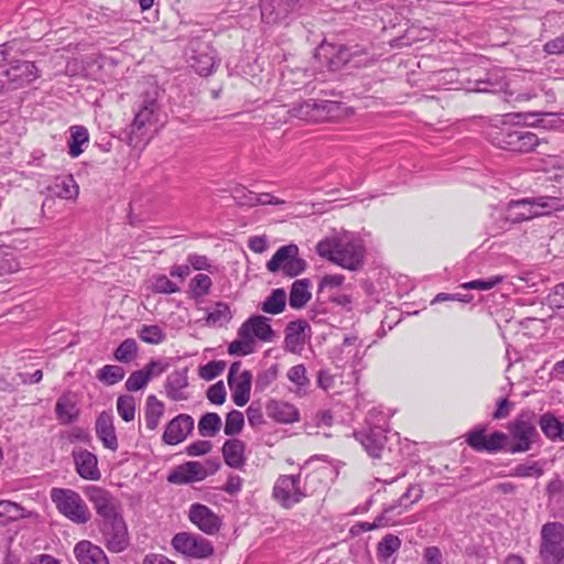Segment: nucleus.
Segmentation results:
<instances>
[{
  "label": "nucleus",
  "instance_id": "obj_52",
  "mask_svg": "<svg viewBox=\"0 0 564 564\" xmlns=\"http://www.w3.org/2000/svg\"><path fill=\"white\" fill-rule=\"evenodd\" d=\"M243 425L245 417L242 412L232 410L226 416L224 432L226 435L235 436L241 432Z\"/></svg>",
  "mask_w": 564,
  "mask_h": 564
},
{
  "label": "nucleus",
  "instance_id": "obj_49",
  "mask_svg": "<svg viewBox=\"0 0 564 564\" xmlns=\"http://www.w3.org/2000/svg\"><path fill=\"white\" fill-rule=\"evenodd\" d=\"M505 280L503 275L497 274L487 279H477L469 282H465L460 285L464 290H479L488 291L500 284Z\"/></svg>",
  "mask_w": 564,
  "mask_h": 564
},
{
  "label": "nucleus",
  "instance_id": "obj_27",
  "mask_svg": "<svg viewBox=\"0 0 564 564\" xmlns=\"http://www.w3.org/2000/svg\"><path fill=\"white\" fill-rule=\"evenodd\" d=\"M95 431L98 440L104 447L116 452L118 449V438L113 425V417L108 412H101L95 424Z\"/></svg>",
  "mask_w": 564,
  "mask_h": 564
},
{
  "label": "nucleus",
  "instance_id": "obj_25",
  "mask_svg": "<svg viewBox=\"0 0 564 564\" xmlns=\"http://www.w3.org/2000/svg\"><path fill=\"white\" fill-rule=\"evenodd\" d=\"M208 471L200 462H186L174 468L167 476L171 484L184 485L204 480Z\"/></svg>",
  "mask_w": 564,
  "mask_h": 564
},
{
  "label": "nucleus",
  "instance_id": "obj_28",
  "mask_svg": "<svg viewBox=\"0 0 564 564\" xmlns=\"http://www.w3.org/2000/svg\"><path fill=\"white\" fill-rule=\"evenodd\" d=\"M188 386L186 370H176L167 376L165 381V392L169 399L173 401H183L187 399L185 388Z\"/></svg>",
  "mask_w": 564,
  "mask_h": 564
},
{
  "label": "nucleus",
  "instance_id": "obj_17",
  "mask_svg": "<svg viewBox=\"0 0 564 564\" xmlns=\"http://www.w3.org/2000/svg\"><path fill=\"white\" fill-rule=\"evenodd\" d=\"M466 443L476 452L497 453L506 448L508 435L502 432L486 434L485 426H478L469 431L466 435Z\"/></svg>",
  "mask_w": 564,
  "mask_h": 564
},
{
  "label": "nucleus",
  "instance_id": "obj_59",
  "mask_svg": "<svg viewBox=\"0 0 564 564\" xmlns=\"http://www.w3.org/2000/svg\"><path fill=\"white\" fill-rule=\"evenodd\" d=\"M254 350V343L246 337H239L229 344L228 352L230 355L247 356Z\"/></svg>",
  "mask_w": 564,
  "mask_h": 564
},
{
  "label": "nucleus",
  "instance_id": "obj_33",
  "mask_svg": "<svg viewBox=\"0 0 564 564\" xmlns=\"http://www.w3.org/2000/svg\"><path fill=\"white\" fill-rule=\"evenodd\" d=\"M539 425L543 434L553 442H564V422L547 412L540 416Z\"/></svg>",
  "mask_w": 564,
  "mask_h": 564
},
{
  "label": "nucleus",
  "instance_id": "obj_48",
  "mask_svg": "<svg viewBox=\"0 0 564 564\" xmlns=\"http://www.w3.org/2000/svg\"><path fill=\"white\" fill-rule=\"evenodd\" d=\"M117 412L124 422H131L135 416V400L132 395H120L117 399Z\"/></svg>",
  "mask_w": 564,
  "mask_h": 564
},
{
  "label": "nucleus",
  "instance_id": "obj_60",
  "mask_svg": "<svg viewBox=\"0 0 564 564\" xmlns=\"http://www.w3.org/2000/svg\"><path fill=\"white\" fill-rule=\"evenodd\" d=\"M22 42L19 40L8 41L0 45V66L7 63L13 53H23Z\"/></svg>",
  "mask_w": 564,
  "mask_h": 564
},
{
  "label": "nucleus",
  "instance_id": "obj_5",
  "mask_svg": "<svg viewBox=\"0 0 564 564\" xmlns=\"http://www.w3.org/2000/svg\"><path fill=\"white\" fill-rule=\"evenodd\" d=\"M388 419L389 414L384 411L372 409L366 419L367 427L354 433L355 438L373 458L381 457L384 449Z\"/></svg>",
  "mask_w": 564,
  "mask_h": 564
},
{
  "label": "nucleus",
  "instance_id": "obj_39",
  "mask_svg": "<svg viewBox=\"0 0 564 564\" xmlns=\"http://www.w3.org/2000/svg\"><path fill=\"white\" fill-rule=\"evenodd\" d=\"M307 279L296 280L291 288L289 303L293 308H302L311 299Z\"/></svg>",
  "mask_w": 564,
  "mask_h": 564
},
{
  "label": "nucleus",
  "instance_id": "obj_36",
  "mask_svg": "<svg viewBox=\"0 0 564 564\" xmlns=\"http://www.w3.org/2000/svg\"><path fill=\"white\" fill-rule=\"evenodd\" d=\"M164 413V404L156 399L155 395H149L147 398L144 421L145 426L150 431H154L161 421Z\"/></svg>",
  "mask_w": 564,
  "mask_h": 564
},
{
  "label": "nucleus",
  "instance_id": "obj_54",
  "mask_svg": "<svg viewBox=\"0 0 564 564\" xmlns=\"http://www.w3.org/2000/svg\"><path fill=\"white\" fill-rule=\"evenodd\" d=\"M286 377L292 383L296 386L299 392L305 390L310 383L304 365H296L291 367L288 370Z\"/></svg>",
  "mask_w": 564,
  "mask_h": 564
},
{
  "label": "nucleus",
  "instance_id": "obj_15",
  "mask_svg": "<svg viewBox=\"0 0 564 564\" xmlns=\"http://www.w3.org/2000/svg\"><path fill=\"white\" fill-rule=\"evenodd\" d=\"M101 540L106 547L113 553L123 552L129 545L128 528L123 517L99 521Z\"/></svg>",
  "mask_w": 564,
  "mask_h": 564
},
{
  "label": "nucleus",
  "instance_id": "obj_45",
  "mask_svg": "<svg viewBox=\"0 0 564 564\" xmlns=\"http://www.w3.org/2000/svg\"><path fill=\"white\" fill-rule=\"evenodd\" d=\"M124 369L117 365H106L97 371V379L106 386H113L124 378Z\"/></svg>",
  "mask_w": 564,
  "mask_h": 564
},
{
  "label": "nucleus",
  "instance_id": "obj_35",
  "mask_svg": "<svg viewBox=\"0 0 564 564\" xmlns=\"http://www.w3.org/2000/svg\"><path fill=\"white\" fill-rule=\"evenodd\" d=\"M432 37L433 32L430 29L412 25L406 29L402 36L392 40L390 46L397 48L410 46L419 41L432 40Z\"/></svg>",
  "mask_w": 564,
  "mask_h": 564
},
{
  "label": "nucleus",
  "instance_id": "obj_16",
  "mask_svg": "<svg viewBox=\"0 0 564 564\" xmlns=\"http://www.w3.org/2000/svg\"><path fill=\"white\" fill-rule=\"evenodd\" d=\"M227 380L235 404L238 406L246 405L250 400L252 381L251 371L242 370L241 362L235 361L229 368Z\"/></svg>",
  "mask_w": 564,
  "mask_h": 564
},
{
  "label": "nucleus",
  "instance_id": "obj_38",
  "mask_svg": "<svg viewBox=\"0 0 564 564\" xmlns=\"http://www.w3.org/2000/svg\"><path fill=\"white\" fill-rule=\"evenodd\" d=\"M69 130L70 138L68 141V154L72 158H77L84 152L83 147L88 144L89 133L83 126H73Z\"/></svg>",
  "mask_w": 564,
  "mask_h": 564
},
{
  "label": "nucleus",
  "instance_id": "obj_14",
  "mask_svg": "<svg viewBox=\"0 0 564 564\" xmlns=\"http://www.w3.org/2000/svg\"><path fill=\"white\" fill-rule=\"evenodd\" d=\"M171 545L173 549L192 558H208L214 554V546L207 539L191 532L176 533Z\"/></svg>",
  "mask_w": 564,
  "mask_h": 564
},
{
  "label": "nucleus",
  "instance_id": "obj_47",
  "mask_svg": "<svg viewBox=\"0 0 564 564\" xmlns=\"http://www.w3.org/2000/svg\"><path fill=\"white\" fill-rule=\"evenodd\" d=\"M139 337L144 343L158 345L165 340L166 335L159 325H142Z\"/></svg>",
  "mask_w": 564,
  "mask_h": 564
},
{
  "label": "nucleus",
  "instance_id": "obj_11",
  "mask_svg": "<svg viewBox=\"0 0 564 564\" xmlns=\"http://www.w3.org/2000/svg\"><path fill=\"white\" fill-rule=\"evenodd\" d=\"M301 480V474L279 476L272 488V498L284 509L293 508L307 496Z\"/></svg>",
  "mask_w": 564,
  "mask_h": 564
},
{
  "label": "nucleus",
  "instance_id": "obj_4",
  "mask_svg": "<svg viewBox=\"0 0 564 564\" xmlns=\"http://www.w3.org/2000/svg\"><path fill=\"white\" fill-rule=\"evenodd\" d=\"M206 35L207 31L199 25H193L186 34L181 35L188 42L185 48L186 61L200 76L210 75L219 63L215 50L204 41Z\"/></svg>",
  "mask_w": 564,
  "mask_h": 564
},
{
  "label": "nucleus",
  "instance_id": "obj_8",
  "mask_svg": "<svg viewBox=\"0 0 564 564\" xmlns=\"http://www.w3.org/2000/svg\"><path fill=\"white\" fill-rule=\"evenodd\" d=\"M539 558L543 564H564V524L550 521L540 532Z\"/></svg>",
  "mask_w": 564,
  "mask_h": 564
},
{
  "label": "nucleus",
  "instance_id": "obj_6",
  "mask_svg": "<svg viewBox=\"0 0 564 564\" xmlns=\"http://www.w3.org/2000/svg\"><path fill=\"white\" fill-rule=\"evenodd\" d=\"M487 139L497 148L518 153H529L540 143L535 133L511 127L490 128L487 131Z\"/></svg>",
  "mask_w": 564,
  "mask_h": 564
},
{
  "label": "nucleus",
  "instance_id": "obj_56",
  "mask_svg": "<svg viewBox=\"0 0 564 564\" xmlns=\"http://www.w3.org/2000/svg\"><path fill=\"white\" fill-rule=\"evenodd\" d=\"M20 263L15 256L9 250L0 251V276L19 271Z\"/></svg>",
  "mask_w": 564,
  "mask_h": 564
},
{
  "label": "nucleus",
  "instance_id": "obj_23",
  "mask_svg": "<svg viewBox=\"0 0 564 564\" xmlns=\"http://www.w3.org/2000/svg\"><path fill=\"white\" fill-rule=\"evenodd\" d=\"M169 365L163 360H151L142 369L133 371L126 381V389L128 391H139L143 389L149 381L161 376Z\"/></svg>",
  "mask_w": 564,
  "mask_h": 564
},
{
  "label": "nucleus",
  "instance_id": "obj_61",
  "mask_svg": "<svg viewBox=\"0 0 564 564\" xmlns=\"http://www.w3.org/2000/svg\"><path fill=\"white\" fill-rule=\"evenodd\" d=\"M279 373V367L278 365H272L264 371L258 375L256 380V386L260 390H264L268 388L273 381L276 380Z\"/></svg>",
  "mask_w": 564,
  "mask_h": 564
},
{
  "label": "nucleus",
  "instance_id": "obj_26",
  "mask_svg": "<svg viewBox=\"0 0 564 564\" xmlns=\"http://www.w3.org/2000/svg\"><path fill=\"white\" fill-rule=\"evenodd\" d=\"M78 564H110L104 550L88 540H82L74 546Z\"/></svg>",
  "mask_w": 564,
  "mask_h": 564
},
{
  "label": "nucleus",
  "instance_id": "obj_22",
  "mask_svg": "<svg viewBox=\"0 0 564 564\" xmlns=\"http://www.w3.org/2000/svg\"><path fill=\"white\" fill-rule=\"evenodd\" d=\"M76 473L86 480L97 481L101 478L97 456L85 448H75L72 452Z\"/></svg>",
  "mask_w": 564,
  "mask_h": 564
},
{
  "label": "nucleus",
  "instance_id": "obj_55",
  "mask_svg": "<svg viewBox=\"0 0 564 564\" xmlns=\"http://www.w3.org/2000/svg\"><path fill=\"white\" fill-rule=\"evenodd\" d=\"M542 474H543V469L541 468V466L539 465L538 462L519 464L511 471V476L519 477V478H527V477L539 478L542 476Z\"/></svg>",
  "mask_w": 564,
  "mask_h": 564
},
{
  "label": "nucleus",
  "instance_id": "obj_37",
  "mask_svg": "<svg viewBox=\"0 0 564 564\" xmlns=\"http://www.w3.org/2000/svg\"><path fill=\"white\" fill-rule=\"evenodd\" d=\"M231 317L232 315L229 305L225 302H217L207 311L205 324L208 326L221 327L229 323Z\"/></svg>",
  "mask_w": 564,
  "mask_h": 564
},
{
  "label": "nucleus",
  "instance_id": "obj_43",
  "mask_svg": "<svg viewBox=\"0 0 564 564\" xmlns=\"http://www.w3.org/2000/svg\"><path fill=\"white\" fill-rule=\"evenodd\" d=\"M197 427L202 436L213 437L221 429V419L217 413L208 412L199 419Z\"/></svg>",
  "mask_w": 564,
  "mask_h": 564
},
{
  "label": "nucleus",
  "instance_id": "obj_64",
  "mask_svg": "<svg viewBox=\"0 0 564 564\" xmlns=\"http://www.w3.org/2000/svg\"><path fill=\"white\" fill-rule=\"evenodd\" d=\"M547 301L551 307L564 308V283L557 284L549 294Z\"/></svg>",
  "mask_w": 564,
  "mask_h": 564
},
{
  "label": "nucleus",
  "instance_id": "obj_9",
  "mask_svg": "<svg viewBox=\"0 0 564 564\" xmlns=\"http://www.w3.org/2000/svg\"><path fill=\"white\" fill-rule=\"evenodd\" d=\"M51 499L57 510L76 524H86L91 518V513L84 499L72 489L53 488L51 490Z\"/></svg>",
  "mask_w": 564,
  "mask_h": 564
},
{
  "label": "nucleus",
  "instance_id": "obj_29",
  "mask_svg": "<svg viewBox=\"0 0 564 564\" xmlns=\"http://www.w3.org/2000/svg\"><path fill=\"white\" fill-rule=\"evenodd\" d=\"M246 444L238 438H231L223 445V456L225 463L231 468H241L246 463Z\"/></svg>",
  "mask_w": 564,
  "mask_h": 564
},
{
  "label": "nucleus",
  "instance_id": "obj_46",
  "mask_svg": "<svg viewBox=\"0 0 564 564\" xmlns=\"http://www.w3.org/2000/svg\"><path fill=\"white\" fill-rule=\"evenodd\" d=\"M23 517L24 509L20 505L9 500H0V524H7Z\"/></svg>",
  "mask_w": 564,
  "mask_h": 564
},
{
  "label": "nucleus",
  "instance_id": "obj_53",
  "mask_svg": "<svg viewBox=\"0 0 564 564\" xmlns=\"http://www.w3.org/2000/svg\"><path fill=\"white\" fill-rule=\"evenodd\" d=\"M151 290L155 293L173 294L180 291V288L164 274L153 275L151 279Z\"/></svg>",
  "mask_w": 564,
  "mask_h": 564
},
{
  "label": "nucleus",
  "instance_id": "obj_63",
  "mask_svg": "<svg viewBox=\"0 0 564 564\" xmlns=\"http://www.w3.org/2000/svg\"><path fill=\"white\" fill-rule=\"evenodd\" d=\"M187 263L189 268H193L194 270L197 271H209L212 269V263L209 259L203 254L189 253L187 256Z\"/></svg>",
  "mask_w": 564,
  "mask_h": 564
},
{
  "label": "nucleus",
  "instance_id": "obj_7",
  "mask_svg": "<svg viewBox=\"0 0 564 564\" xmlns=\"http://www.w3.org/2000/svg\"><path fill=\"white\" fill-rule=\"evenodd\" d=\"M41 75L34 62L9 58L7 68L0 72V93L24 88Z\"/></svg>",
  "mask_w": 564,
  "mask_h": 564
},
{
  "label": "nucleus",
  "instance_id": "obj_57",
  "mask_svg": "<svg viewBox=\"0 0 564 564\" xmlns=\"http://www.w3.org/2000/svg\"><path fill=\"white\" fill-rule=\"evenodd\" d=\"M401 546V540L393 534L386 535L378 545V553L383 558H389Z\"/></svg>",
  "mask_w": 564,
  "mask_h": 564
},
{
  "label": "nucleus",
  "instance_id": "obj_51",
  "mask_svg": "<svg viewBox=\"0 0 564 564\" xmlns=\"http://www.w3.org/2000/svg\"><path fill=\"white\" fill-rule=\"evenodd\" d=\"M212 285L210 276L204 273L196 274L189 283L191 291L195 297H203L209 294Z\"/></svg>",
  "mask_w": 564,
  "mask_h": 564
},
{
  "label": "nucleus",
  "instance_id": "obj_41",
  "mask_svg": "<svg viewBox=\"0 0 564 564\" xmlns=\"http://www.w3.org/2000/svg\"><path fill=\"white\" fill-rule=\"evenodd\" d=\"M423 497V489L420 485H411L406 491L400 497V499L391 506H397L393 517L403 513L412 505L421 500Z\"/></svg>",
  "mask_w": 564,
  "mask_h": 564
},
{
  "label": "nucleus",
  "instance_id": "obj_50",
  "mask_svg": "<svg viewBox=\"0 0 564 564\" xmlns=\"http://www.w3.org/2000/svg\"><path fill=\"white\" fill-rule=\"evenodd\" d=\"M137 351V341L133 338H127L117 347L113 356L120 362H129L135 357Z\"/></svg>",
  "mask_w": 564,
  "mask_h": 564
},
{
  "label": "nucleus",
  "instance_id": "obj_1",
  "mask_svg": "<svg viewBox=\"0 0 564 564\" xmlns=\"http://www.w3.org/2000/svg\"><path fill=\"white\" fill-rule=\"evenodd\" d=\"M166 122V113L158 101L156 91L141 96L135 104L134 117L126 129L130 145L147 143Z\"/></svg>",
  "mask_w": 564,
  "mask_h": 564
},
{
  "label": "nucleus",
  "instance_id": "obj_40",
  "mask_svg": "<svg viewBox=\"0 0 564 564\" xmlns=\"http://www.w3.org/2000/svg\"><path fill=\"white\" fill-rule=\"evenodd\" d=\"M54 194L63 199H75L79 188L72 175L56 177L53 185Z\"/></svg>",
  "mask_w": 564,
  "mask_h": 564
},
{
  "label": "nucleus",
  "instance_id": "obj_34",
  "mask_svg": "<svg viewBox=\"0 0 564 564\" xmlns=\"http://www.w3.org/2000/svg\"><path fill=\"white\" fill-rule=\"evenodd\" d=\"M268 411L270 416L281 423H293L300 420L297 409L288 402L271 401Z\"/></svg>",
  "mask_w": 564,
  "mask_h": 564
},
{
  "label": "nucleus",
  "instance_id": "obj_24",
  "mask_svg": "<svg viewBox=\"0 0 564 564\" xmlns=\"http://www.w3.org/2000/svg\"><path fill=\"white\" fill-rule=\"evenodd\" d=\"M238 336L249 338L253 343L254 339L271 341L273 330L270 325V319L262 315L251 316L240 326Z\"/></svg>",
  "mask_w": 564,
  "mask_h": 564
},
{
  "label": "nucleus",
  "instance_id": "obj_44",
  "mask_svg": "<svg viewBox=\"0 0 564 564\" xmlns=\"http://www.w3.org/2000/svg\"><path fill=\"white\" fill-rule=\"evenodd\" d=\"M55 412L59 422L64 424L73 422L77 416L75 403L68 395H62L58 398L55 405Z\"/></svg>",
  "mask_w": 564,
  "mask_h": 564
},
{
  "label": "nucleus",
  "instance_id": "obj_42",
  "mask_svg": "<svg viewBox=\"0 0 564 564\" xmlns=\"http://www.w3.org/2000/svg\"><path fill=\"white\" fill-rule=\"evenodd\" d=\"M286 304V294L283 289H274L271 294L262 302L261 310L268 314H280L284 311Z\"/></svg>",
  "mask_w": 564,
  "mask_h": 564
},
{
  "label": "nucleus",
  "instance_id": "obj_21",
  "mask_svg": "<svg viewBox=\"0 0 564 564\" xmlns=\"http://www.w3.org/2000/svg\"><path fill=\"white\" fill-rule=\"evenodd\" d=\"M311 338V327L304 319L290 322L286 325L284 347L292 354H301Z\"/></svg>",
  "mask_w": 564,
  "mask_h": 564
},
{
  "label": "nucleus",
  "instance_id": "obj_62",
  "mask_svg": "<svg viewBox=\"0 0 564 564\" xmlns=\"http://www.w3.org/2000/svg\"><path fill=\"white\" fill-rule=\"evenodd\" d=\"M345 281V276L343 274H327L324 275L318 284V291L323 292L324 290H333L339 288Z\"/></svg>",
  "mask_w": 564,
  "mask_h": 564
},
{
  "label": "nucleus",
  "instance_id": "obj_2",
  "mask_svg": "<svg viewBox=\"0 0 564 564\" xmlns=\"http://www.w3.org/2000/svg\"><path fill=\"white\" fill-rule=\"evenodd\" d=\"M561 195L560 191L553 189L551 193L511 199L500 216L506 224L514 225L562 212L564 210V199Z\"/></svg>",
  "mask_w": 564,
  "mask_h": 564
},
{
  "label": "nucleus",
  "instance_id": "obj_20",
  "mask_svg": "<svg viewBox=\"0 0 564 564\" xmlns=\"http://www.w3.org/2000/svg\"><path fill=\"white\" fill-rule=\"evenodd\" d=\"M194 430V419L188 414H178L165 426L162 441L166 445L184 442Z\"/></svg>",
  "mask_w": 564,
  "mask_h": 564
},
{
  "label": "nucleus",
  "instance_id": "obj_58",
  "mask_svg": "<svg viewBox=\"0 0 564 564\" xmlns=\"http://www.w3.org/2000/svg\"><path fill=\"white\" fill-rule=\"evenodd\" d=\"M226 368V362L223 360H213L199 368V377L204 380L210 381L220 376Z\"/></svg>",
  "mask_w": 564,
  "mask_h": 564
},
{
  "label": "nucleus",
  "instance_id": "obj_19",
  "mask_svg": "<svg viewBox=\"0 0 564 564\" xmlns=\"http://www.w3.org/2000/svg\"><path fill=\"white\" fill-rule=\"evenodd\" d=\"M188 519L198 530L207 535H216L223 527L221 517L209 507L199 502L191 505Z\"/></svg>",
  "mask_w": 564,
  "mask_h": 564
},
{
  "label": "nucleus",
  "instance_id": "obj_30",
  "mask_svg": "<svg viewBox=\"0 0 564 564\" xmlns=\"http://www.w3.org/2000/svg\"><path fill=\"white\" fill-rule=\"evenodd\" d=\"M397 506H389L383 509V511L375 518L372 522H358L354 524L350 529L352 534H358L360 532L372 531L380 528H386L390 525H394L397 521L393 519V513Z\"/></svg>",
  "mask_w": 564,
  "mask_h": 564
},
{
  "label": "nucleus",
  "instance_id": "obj_3",
  "mask_svg": "<svg viewBox=\"0 0 564 564\" xmlns=\"http://www.w3.org/2000/svg\"><path fill=\"white\" fill-rule=\"evenodd\" d=\"M316 252L335 264L355 271L361 267L365 258L362 241L352 232H343L321 240Z\"/></svg>",
  "mask_w": 564,
  "mask_h": 564
},
{
  "label": "nucleus",
  "instance_id": "obj_10",
  "mask_svg": "<svg viewBox=\"0 0 564 564\" xmlns=\"http://www.w3.org/2000/svg\"><path fill=\"white\" fill-rule=\"evenodd\" d=\"M340 105L333 100L308 99L294 104L289 110L291 118L307 122H325L338 117Z\"/></svg>",
  "mask_w": 564,
  "mask_h": 564
},
{
  "label": "nucleus",
  "instance_id": "obj_13",
  "mask_svg": "<svg viewBox=\"0 0 564 564\" xmlns=\"http://www.w3.org/2000/svg\"><path fill=\"white\" fill-rule=\"evenodd\" d=\"M507 429L513 442L508 452L512 454L529 451L534 442V437L538 435L530 413H521L508 423Z\"/></svg>",
  "mask_w": 564,
  "mask_h": 564
},
{
  "label": "nucleus",
  "instance_id": "obj_18",
  "mask_svg": "<svg viewBox=\"0 0 564 564\" xmlns=\"http://www.w3.org/2000/svg\"><path fill=\"white\" fill-rule=\"evenodd\" d=\"M86 495L97 514L100 517L99 521L111 520L122 516L119 501L106 489L89 486L86 490Z\"/></svg>",
  "mask_w": 564,
  "mask_h": 564
},
{
  "label": "nucleus",
  "instance_id": "obj_32",
  "mask_svg": "<svg viewBox=\"0 0 564 564\" xmlns=\"http://www.w3.org/2000/svg\"><path fill=\"white\" fill-rule=\"evenodd\" d=\"M291 2H261L262 21L267 24L283 22L288 18Z\"/></svg>",
  "mask_w": 564,
  "mask_h": 564
},
{
  "label": "nucleus",
  "instance_id": "obj_12",
  "mask_svg": "<svg viewBox=\"0 0 564 564\" xmlns=\"http://www.w3.org/2000/svg\"><path fill=\"white\" fill-rule=\"evenodd\" d=\"M305 268L306 262L299 257V247L293 243L280 247L267 262L268 271L272 273L282 272L290 278L300 275Z\"/></svg>",
  "mask_w": 564,
  "mask_h": 564
},
{
  "label": "nucleus",
  "instance_id": "obj_31",
  "mask_svg": "<svg viewBox=\"0 0 564 564\" xmlns=\"http://www.w3.org/2000/svg\"><path fill=\"white\" fill-rule=\"evenodd\" d=\"M362 341L355 335L346 336L340 345V354L345 355L343 360L356 368L362 360L365 351L361 350Z\"/></svg>",
  "mask_w": 564,
  "mask_h": 564
}]
</instances>
